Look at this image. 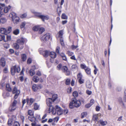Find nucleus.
<instances>
[{
	"mask_svg": "<svg viewBox=\"0 0 126 126\" xmlns=\"http://www.w3.org/2000/svg\"><path fill=\"white\" fill-rule=\"evenodd\" d=\"M87 114V112H82L81 114V117L82 118H83L84 117L86 116Z\"/></svg>",
	"mask_w": 126,
	"mask_h": 126,
	"instance_id": "37998d69",
	"label": "nucleus"
},
{
	"mask_svg": "<svg viewBox=\"0 0 126 126\" xmlns=\"http://www.w3.org/2000/svg\"><path fill=\"white\" fill-rule=\"evenodd\" d=\"M71 70L73 71H75L78 69V66L76 64H74L72 65L71 66Z\"/></svg>",
	"mask_w": 126,
	"mask_h": 126,
	"instance_id": "412c9836",
	"label": "nucleus"
},
{
	"mask_svg": "<svg viewBox=\"0 0 126 126\" xmlns=\"http://www.w3.org/2000/svg\"><path fill=\"white\" fill-rule=\"evenodd\" d=\"M9 17L12 18V21L15 24H17L19 22V17L14 12H12L9 14Z\"/></svg>",
	"mask_w": 126,
	"mask_h": 126,
	"instance_id": "f03ea898",
	"label": "nucleus"
},
{
	"mask_svg": "<svg viewBox=\"0 0 126 126\" xmlns=\"http://www.w3.org/2000/svg\"><path fill=\"white\" fill-rule=\"evenodd\" d=\"M13 126H20V125L18 122L15 121L14 122Z\"/></svg>",
	"mask_w": 126,
	"mask_h": 126,
	"instance_id": "4d7b16f0",
	"label": "nucleus"
},
{
	"mask_svg": "<svg viewBox=\"0 0 126 126\" xmlns=\"http://www.w3.org/2000/svg\"><path fill=\"white\" fill-rule=\"evenodd\" d=\"M80 66L82 69H83L84 70L88 67L86 66L85 64H80Z\"/></svg>",
	"mask_w": 126,
	"mask_h": 126,
	"instance_id": "c756f323",
	"label": "nucleus"
},
{
	"mask_svg": "<svg viewBox=\"0 0 126 126\" xmlns=\"http://www.w3.org/2000/svg\"><path fill=\"white\" fill-rule=\"evenodd\" d=\"M5 6V5L4 3H0V9L1 10L3 9V8Z\"/></svg>",
	"mask_w": 126,
	"mask_h": 126,
	"instance_id": "603ef678",
	"label": "nucleus"
},
{
	"mask_svg": "<svg viewBox=\"0 0 126 126\" xmlns=\"http://www.w3.org/2000/svg\"><path fill=\"white\" fill-rule=\"evenodd\" d=\"M7 40H4L5 42H6L7 41H9L11 40V37L10 36L7 35L6 36Z\"/></svg>",
	"mask_w": 126,
	"mask_h": 126,
	"instance_id": "de8ad7c7",
	"label": "nucleus"
},
{
	"mask_svg": "<svg viewBox=\"0 0 126 126\" xmlns=\"http://www.w3.org/2000/svg\"><path fill=\"white\" fill-rule=\"evenodd\" d=\"M34 109L35 110H39L40 107V105L37 103L34 104Z\"/></svg>",
	"mask_w": 126,
	"mask_h": 126,
	"instance_id": "aec40b11",
	"label": "nucleus"
},
{
	"mask_svg": "<svg viewBox=\"0 0 126 126\" xmlns=\"http://www.w3.org/2000/svg\"><path fill=\"white\" fill-rule=\"evenodd\" d=\"M35 69V66H33L32 67L30 71V75L32 76L34 75L35 72L34 70Z\"/></svg>",
	"mask_w": 126,
	"mask_h": 126,
	"instance_id": "9d476101",
	"label": "nucleus"
},
{
	"mask_svg": "<svg viewBox=\"0 0 126 126\" xmlns=\"http://www.w3.org/2000/svg\"><path fill=\"white\" fill-rule=\"evenodd\" d=\"M27 24H28L25 22H22L20 26V29H25V26H26V27H28V25H27ZM29 24H28V26H29Z\"/></svg>",
	"mask_w": 126,
	"mask_h": 126,
	"instance_id": "1a4fd4ad",
	"label": "nucleus"
},
{
	"mask_svg": "<svg viewBox=\"0 0 126 126\" xmlns=\"http://www.w3.org/2000/svg\"><path fill=\"white\" fill-rule=\"evenodd\" d=\"M22 59L23 61H25L26 59L27 56L25 54H23L21 55Z\"/></svg>",
	"mask_w": 126,
	"mask_h": 126,
	"instance_id": "bb28decb",
	"label": "nucleus"
},
{
	"mask_svg": "<svg viewBox=\"0 0 126 126\" xmlns=\"http://www.w3.org/2000/svg\"><path fill=\"white\" fill-rule=\"evenodd\" d=\"M5 36L4 35H0V41H1L3 40H5Z\"/></svg>",
	"mask_w": 126,
	"mask_h": 126,
	"instance_id": "864d4df0",
	"label": "nucleus"
},
{
	"mask_svg": "<svg viewBox=\"0 0 126 126\" xmlns=\"http://www.w3.org/2000/svg\"><path fill=\"white\" fill-rule=\"evenodd\" d=\"M50 34L47 33L42 36L41 38V41L43 42H46L47 41L50 37Z\"/></svg>",
	"mask_w": 126,
	"mask_h": 126,
	"instance_id": "7ed1b4c3",
	"label": "nucleus"
},
{
	"mask_svg": "<svg viewBox=\"0 0 126 126\" xmlns=\"http://www.w3.org/2000/svg\"><path fill=\"white\" fill-rule=\"evenodd\" d=\"M78 47V46H75L74 45H72L71 46V48L73 49H74Z\"/></svg>",
	"mask_w": 126,
	"mask_h": 126,
	"instance_id": "e2e57ef3",
	"label": "nucleus"
},
{
	"mask_svg": "<svg viewBox=\"0 0 126 126\" xmlns=\"http://www.w3.org/2000/svg\"><path fill=\"white\" fill-rule=\"evenodd\" d=\"M78 92L75 91L73 93V95L75 97H78Z\"/></svg>",
	"mask_w": 126,
	"mask_h": 126,
	"instance_id": "c85d7f7f",
	"label": "nucleus"
},
{
	"mask_svg": "<svg viewBox=\"0 0 126 126\" xmlns=\"http://www.w3.org/2000/svg\"><path fill=\"white\" fill-rule=\"evenodd\" d=\"M28 118L29 120L31 122L35 121L36 120V118H35L33 116H28Z\"/></svg>",
	"mask_w": 126,
	"mask_h": 126,
	"instance_id": "f8f14e48",
	"label": "nucleus"
},
{
	"mask_svg": "<svg viewBox=\"0 0 126 126\" xmlns=\"http://www.w3.org/2000/svg\"><path fill=\"white\" fill-rule=\"evenodd\" d=\"M0 64L1 65L4 67L5 65V62L4 59L2 58L0 60Z\"/></svg>",
	"mask_w": 126,
	"mask_h": 126,
	"instance_id": "f3484780",
	"label": "nucleus"
},
{
	"mask_svg": "<svg viewBox=\"0 0 126 126\" xmlns=\"http://www.w3.org/2000/svg\"><path fill=\"white\" fill-rule=\"evenodd\" d=\"M34 15L40 18L41 16V14L40 13L36 12H35Z\"/></svg>",
	"mask_w": 126,
	"mask_h": 126,
	"instance_id": "c03bdc74",
	"label": "nucleus"
},
{
	"mask_svg": "<svg viewBox=\"0 0 126 126\" xmlns=\"http://www.w3.org/2000/svg\"><path fill=\"white\" fill-rule=\"evenodd\" d=\"M49 106V108L48 109L49 112L53 111L54 110L53 107L52 105L48 106Z\"/></svg>",
	"mask_w": 126,
	"mask_h": 126,
	"instance_id": "4c0bfd02",
	"label": "nucleus"
},
{
	"mask_svg": "<svg viewBox=\"0 0 126 126\" xmlns=\"http://www.w3.org/2000/svg\"><path fill=\"white\" fill-rule=\"evenodd\" d=\"M49 52L47 51H45L44 52L43 55L45 57H47L49 55Z\"/></svg>",
	"mask_w": 126,
	"mask_h": 126,
	"instance_id": "7c9ffc66",
	"label": "nucleus"
},
{
	"mask_svg": "<svg viewBox=\"0 0 126 126\" xmlns=\"http://www.w3.org/2000/svg\"><path fill=\"white\" fill-rule=\"evenodd\" d=\"M100 109V108L99 106H96V108H95L96 110L97 111H99Z\"/></svg>",
	"mask_w": 126,
	"mask_h": 126,
	"instance_id": "69168bd1",
	"label": "nucleus"
},
{
	"mask_svg": "<svg viewBox=\"0 0 126 126\" xmlns=\"http://www.w3.org/2000/svg\"><path fill=\"white\" fill-rule=\"evenodd\" d=\"M42 87V86L40 84H34L32 86V88L33 90L35 91L41 89Z\"/></svg>",
	"mask_w": 126,
	"mask_h": 126,
	"instance_id": "6e6552de",
	"label": "nucleus"
},
{
	"mask_svg": "<svg viewBox=\"0 0 126 126\" xmlns=\"http://www.w3.org/2000/svg\"><path fill=\"white\" fill-rule=\"evenodd\" d=\"M62 70V71L65 73L66 75H69L71 74L70 71L66 66H63Z\"/></svg>",
	"mask_w": 126,
	"mask_h": 126,
	"instance_id": "39448f33",
	"label": "nucleus"
},
{
	"mask_svg": "<svg viewBox=\"0 0 126 126\" xmlns=\"http://www.w3.org/2000/svg\"><path fill=\"white\" fill-rule=\"evenodd\" d=\"M11 7L10 5L8 6H6L5 7L3 11L4 13H7L10 9Z\"/></svg>",
	"mask_w": 126,
	"mask_h": 126,
	"instance_id": "6ab92c4d",
	"label": "nucleus"
},
{
	"mask_svg": "<svg viewBox=\"0 0 126 126\" xmlns=\"http://www.w3.org/2000/svg\"><path fill=\"white\" fill-rule=\"evenodd\" d=\"M93 119L95 121H97L98 119V117L97 114H94L93 115Z\"/></svg>",
	"mask_w": 126,
	"mask_h": 126,
	"instance_id": "cd10ccee",
	"label": "nucleus"
},
{
	"mask_svg": "<svg viewBox=\"0 0 126 126\" xmlns=\"http://www.w3.org/2000/svg\"><path fill=\"white\" fill-rule=\"evenodd\" d=\"M54 101L51 98H48L46 100V103L48 106L51 105Z\"/></svg>",
	"mask_w": 126,
	"mask_h": 126,
	"instance_id": "9b49d317",
	"label": "nucleus"
},
{
	"mask_svg": "<svg viewBox=\"0 0 126 126\" xmlns=\"http://www.w3.org/2000/svg\"><path fill=\"white\" fill-rule=\"evenodd\" d=\"M85 72L86 74L88 75H90L91 73V69L88 67L85 70Z\"/></svg>",
	"mask_w": 126,
	"mask_h": 126,
	"instance_id": "5701e85b",
	"label": "nucleus"
},
{
	"mask_svg": "<svg viewBox=\"0 0 126 126\" xmlns=\"http://www.w3.org/2000/svg\"><path fill=\"white\" fill-rule=\"evenodd\" d=\"M60 49V48L59 47H57L56 48V52L58 54H60L59 50Z\"/></svg>",
	"mask_w": 126,
	"mask_h": 126,
	"instance_id": "5fc2aeb1",
	"label": "nucleus"
},
{
	"mask_svg": "<svg viewBox=\"0 0 126 126\" xmlns=\"http://www.w3.org/2000/svg\"><path fill=\"white\" fill-rule=\"evenodd\" d=\"M0 31L1 33L2 34H7V30L6 28L3 27H1L0 28Z\"/></svg>",
	"mask_w": 126,
	"mask_h": 126,
	"instance_id": "4468645a",
	"label": "nucleus"
},
{
	"mask_svg": "<svg viewBox=\"0 0 126 126\" xmlns=\"http://www.w3.org/2000/svg\"><path fill=\"white\" fill-rule=\"evenodd\" d=\"M57 95L56 94H54L52 95L51 99L54 101L57 98Z\"/></svg>",
	"mask_w": 126,
	"mask_h": 126,
	"instance_id": "58836bf2",
	"label": "nucleus"
},
{
	"mask_svg": "<svg viewBox=\"0 0 126 126\" xmlns=\"http://www.w3.org/2000/svg\"><path fill=\"white\" fill-rule=\"evenodd\" d=\"M62 18L63 19H67V16L64 14H62Z\"/></svg>",
	"mask_w": 126,
	"mask_h": 126,
	"instance_id": "a18cd8bd",
	"label": "nucleus"
},
{
	"mask_svg": "<svg viewBox=\"0 0 126 126\" xmlns=\"http://www.w3.org/2000/svg\"><path fill=\"white\" fill-rule=\"evenodd\" d=\"M20 70V68L19 66L17 67L16 65H15L11 68V74L12 75H14L15 72H16L18 73Z\"/></svg>",
	"mask_w": 126,
	"mask_h": 126,
	"instance_id": "20e7f679",
	"label": "nucleus"
},
{
	"mask_svg": "<svg viewBox=\"0 0 126 126\" xmlns=\"http://www.w3.org/2000/svg\"><path fill=\"white\" fill-rule=\"evenodd\" d=\"M16 108V106L12 105L9 108V110L11 111L14 110Z\"/></svg>",
	"mask_w": 126,
	"mask_h": 126,
	"instance_id": "c9c22d12",
	"label": "nucleus"
},
{
	"mask_svg": "<svg viewBox=\"0 0 126 126\" xmlns=\"http://www.w3.org/2000/svg\"><path fill=\"white\" fill-rule=\"evenodd\" d=\"M13 93L14 94L16 93L19 94L20 93V91L17 89V88L16 87H15L13 89L12 91Z\"/></svg>",
	"mask_w": 126,
	"mask_h": 126,
	"instance_id": "a211bd4d",
	"label": "nucleus"
},
{
	"mask_svg": "<svg viewBox=\"0 0 126 126\" xmlns=\"http://www.w3.org/2000/svg\"><path fill=\"white\" fill-rule=\"evenodd\" d=\"M25 39L24 38H21L18 40L17 43H15L13 44V46L16 49H18L19 47L21 49L23 47L22 45L24 43Z\"/></svg>",
	"mask_w": 126,
	"mask_h": 126,
	"instance_id": "f257e3e1",
	"label": "nucleus"
},
{
	"mask_svg": "<svg viewBox=\"0 0 126 126\" xmlns=\"http://www.w3.org/2000/svg\"><path fill=\"white\" fill-rule=\"evenodd\" d=\"M86 87L88 88H90L91 87V84L89 81H87L86 84Z\"/></svg>",
	"mask_w": 126,
	"mask_h": 126,
	"instance_id": "473e14b6",
	"label": "nucleus"
},
{
	"mask_svg": "<svg viewBox=\"0 0 126 126\" xmlns=\"http://www.w3.org/2000/svg\"><path fill=\"white\" fill-rule=\"evenodd\" d=\"M94 100L93 99H91L90 101V104L92 105L93 104H94Z\"/></svg>",
	"mask_w": 126,
	"mask_h": 126,
	"instance_id": "774afa93",
	"label": "nucleus"
},
{
	"mask_svg": "<svg viewBox=\"0 0 126 126\" xmlns=\"http://www.w3.org/2000/svg\"><path fill=\"white\" fill-rule=\"evenodd\" d=\"M19 33V30L18 29L15 30L13 32V33L15 35H17Z\"/></svg>",
	"mask_w": 126,
	"mask_h": 126,
	"instance_id": "f704fd0d",
	"label": "nucleus"
},
{
	"mask_svg": "<svg viewBox=\"0 0 126 126\" xmlns=\"http://www.w3.org/2000/svg\"><path fill=\"white\" fill-rule=\"evenodd\" d=\"M8 72V69L6 67L5 68L3 69V72L5 73H7Z\"/></svg>",
	"mask_w": 126,
	"mask_h": 126,
	"instance_id": "052dcab7",
	"label": "nucleus"
},
{
	"mask_svg": "<svg viewBox=\"0 0 126 126\" xmlns=\"http://www.w3.org/2000/svg\"><path fill=\"white\" fill-rule=\"evenodd\" d=\"M12 31V28L11 27H9L8 30H7V34L9 33Z\"/></svg>",
	"mask_w": 126,
	"mask_h": 126,
	"instance_id": "13d9d810",
	"label": "nucleus"
},
{
	"mask_svg": "<svg viewBox=\"0 0 126 126\" xmlns=\"http://www.w3.org/2000/svg\"><path fill=\"white\" fill-rule=\"evenodd\" d=\"M63 30L60 31L59 33V36L60 38L62 37V36L63 34Z\"/></svg>",
	"mask_w": 126,
	"mask_h": 126,
	"instance_id": "72a5a7b5",
	"label": "nucleus"
},
{
	"mask_svg": "<svg viewBox=\"0 0 126 126\" xmlns=\"http://www.w3.org/2000/svg\"><path fill=\"white\" fill-rule=\"evenodd\" d=\"M72 102L74 103L75 107L78 108L79 107L81 104V102L80 100H77L75 98L72 99Z\"/></svg>",
	"mask_w": 126,
	"mask_h": 126,
	"instance_id": "423d86ee",
	"label": "nucleus"
},
{
	"mask_svg": "<svg viewBox=\"0 0 126 126\" xmlns=\"http://www.w3.org/2000/svg\"><path fill=\"white\" fill-rule=\"evenodd\" d=\"M70 79H67L66 81V84L67 85H68L70 84Z\"/></svg>",
	"mask_w": 126,
	"mask_h": 126,
	"instance_id": "bf43d9fd",
	"label": "nucleus"
},
{
	"mask_svg": "<svg viewBox=\"0 0 126 126\" xmlns=\"http://www.w3.org/2000/svg\"><path fill=\"white\" fill-rule=\"evenodd\" d=\"M39 79V78L36 76H34L33 78V81L35 82H36L38 81Z\"/></svg>",
	"mask_w": 126,
	"mask_h": 126,
	"instance_id": "a878e982",
	"label": "nucleus"
},
{
	"mask_svg": "<svg viewBox=\"0 0 126 126\" xmlns=\"http://www.w3.org/2000/svg\"><path fill=\"white\" fill-rule=\"evenodd\" d=\"M40 18H41L43 21H44L45 20H48L49 18V17L47 15H41Z\"/></svg>",
	"mask_w": 126,
	"mask_h": 126,
	"instance_id": "2eb2a0df",
	"label": "nucleus"
},
{
	"mask_svg": "<svg viewBox=\"0 0 126 126\" xmlns=\"http://www.w3.org/2000/svg\"><path fill=\"white\" fill-rule=\"evenodd\" d=\"M6 90L9 92L11 91L12 89L10 87V84H7L6 85Z\"/></svg>",
	"mask_w": 126,
	"mask_h": 126,
	"instance_id": "4be33fe9",
	"label": "nucleus"
},
{
	"mask_svg": "<svg viewBox=\"0 0 126 126\" xmlns=\"http://www.w3.org/2000/svg\"><path fill=\"white\" fill-rule=\"evenodd\" d=\"M6 19L4 18H2L0 19V22H1L2 23H4L6 21Z\"/></svg>",
	"mask_w": 126,
	"mask_h": 126,
	"instance_id": "09e8293b",
	"label": "nucleus"
},
{
	"mask_svg": "<svg viewBox=\"0 0 126 126\" xmlns=\"http://www.w3.org/2000/svg\"><path fill=\"white\" fill-rule=\"evenodd\" d=\"M32 62V60L31 58H29L28 59L27 61V63L30 64Z\"/></svg>",
	"mask_w": 126,
	"mask_h": 126,
	"instance_id": "0e129e2a",
	"label": "nucleus"
},
{
	"mask_svg": "<svg viewBox=\"0 0 126 126\" xmlns=\"http://www.w3.org/2000/svg\"><path fill=\"white\" fill-rule=\"evenodd\" d=\"M56 112L58 115H60L63 113V111L61 108L58 106H56Z\"/></svg>",
	"mask_w": 126,
	"mask_h": 126,
	"instance_id": "0eeeda50",
	"label": "nucleus"
},
{
	"mask_svg": "<svg viewBox=\"0 0 126 126\" xmlns=\"http://www.w3.org/2000/svg\"><path fill=\"white\" fill-rule=\"evenodd\" d=\"M31 125L32 126H41L40 125L38 124L35 122L32 123L31 124Z\"/></svg>",
	"mask_w": 126,
	"mask_h": 126,
	"instance_id": "6e6d98bb",
	"label": "nucleus"
},
{
	"mask_svg": "<svg viewBox=\"0 0 126 126\" xmlns=\"http://www.w3.org/2000/svg\"><path fill=\"white\" fill-rule=\"evenodd\" d=\"M92 106L91 105L90 103L86 104L85 105V107L86 108H88Z\"/></svg>",
	"mask_w": 126,
	"mask_h": 126,
	"instance_id": "680f3d73",
	"label": "nucleus"
},
{
	"mask_svg": "<svg viewBox=\"0 0 126 126\" xmlns=\"http://www.w3.org/2000/svg\"><path fill=\"white\" fill-rule=\"evenodd\" d=\"M86 93L87 94L89 95L91 94L92 93V92L91 91H89L88 90H87Z\"/></svg>",
	"mask_w": 126,
	"mask_h": 126,
	"instance_id": "338daca9",
	"label": "nucleus"
},
{
	"mask_svg": "<svg viewBox=\"0 0 126 126\" xmlns=\"http://www.w3.org/2000/svg\"><path fill=\"white\" fill-rule=\"evenodd\" d=\"M13 120L11 119H9L8 121V124L10 126H11L12 124Z\"/></svg>",
	"mask_w": 126,
	"mask_h": 126,
	"instance_id": "79ce46f5",
	"label": "nucleus"
},
{
	"mask_svg": "<svg viewBox=\"0 0 126 126\" xmlns=\"http://www.w3.org/2000/svg\"><path fill=\"white\" fill-rule=\"evenodd\" d=\"M78 80L80 84L83 83L84 82V80L82 79H79Z\"/></svg>",
	"mask_w": 126,
	"mask_h": 126,
	"instance_id": "49530a36",
	"label": "nucleus"
},
{
	"mask_svg": "<svg viewBox=\"0 0 126 126\" xmlns=\"http://www.w3.org/2000/svg\"><path fill=\"white\" fill-rule=\"evenodd\" d=\"M34 101V99L32 98H30V99L28 98L27 99V103L29 104L30 105H31Z\"/></svg>",
	"mask_w": 126,
	"mask_h": 126,
	"instance_id": "ddd939ff",
	"label": "nucleus"
},
{
	"mask_svg": "<svg viewBox=\"0 0 126 126\" xmlns=\"http://www.w3.org/2000/svg\"><path fill=\"white\" fill-rule=\"evenodd\" d=\"M50 57L52 58H55L56 56V53L54 52H50L49 54Z\"/></svg>",
	"mask_w": 126,
	"mask_h": 126,
	"instance_id": "dca6fc26",
	"label": "nucleus"
},
{
	"mask_svg": "<svg viewBox=\"0 0 126 126\" xmlns=\"http://www.w3.org/2000/svg\"><path fill=\"white\" fill-rule=\"evenodd\" d=\"M28 114L29 116L33 115H34L33 112L31 110H28Z\"/></svg>",
	"mask_w": 126,
	"mask_h": 126,
	"instance_id": "ea45409f",
	"label": "nucleus"
},
{
	"mask_svg": "<svg viewBox=\"0 0 126 126\" xmlns=\"http://www.w3.org/2000/svg\"><path fill=\"white\" fill-rule=\"evenodd\" d=\"M99 122L100 124L102 126L106 125L107 123V121H103L102 120H100Z\"/></svg>",
	"mask_w": 126,
	"mask_h": 126,
	"instance_id": "393cba45",
	"label": "nucleus"
},
{
	"mask_svg": "<svg viewBox=\"0 0 126 126\" xmlns=\"http://www.w3.org/2000/svg\"><path fill=\"white\" fill-rule=\"evenodd\" d=\"M119 101L120 104H122L123 106H124V104L123 102L122 98H119Z\"/></svg>",
	"mask_w": 126,
	"mask_h": 126,
	"instance_id": "3c124183",
	"label": "nucleus"
},
{
	"mask_svg": "<svg viewBox=\"0 0 126 126\" xmlns=\"http://www.w3.org/2000/svg\"><path fill=\"white\" fill-rule=\"evenodd\" d=\"M45 31V29L44 28L40 26L38 31L39 33L41 34Z\"/></svg>",
	"mask_w": 126,
	"mask_h": 126,
	"instance_id": "b1692460",
	"label": "nucleus"
},
{
	"mask_svg": "<svg viewBox=\"0 0 126 126\" xmlns=\"http://www.w3.org/2000/svg\"><path fill=\"white\" fill-rule=\"evenodd\" d=\"M39 27V26H34L33 28V30L34 31H38Z\"/></svg>",
	"mask_w": 126,
	"mask_h": 126,
	"instance_id": "e433bc0d",
	"label": "nucleus"
},
{
	"mask_svg": "<svg viewBox=\"0 0 126 126\" xmlns=\"http://www.w3.org/2000/svg\"><path fill=\"white\" fill-rule=\"evenodd\" d=\"M69 107L71 109H73L75 107L74 103L72 102H72L69 104Z\"/></svg>",
	"mask_w": 126,
	"mask_h": 126,
	"instance_id": "2f4dec72",
	"label": "nucleus"
},
{
	"mask_svg": "<svg viewBox=\"0 0 126 126\" xmlns=\"http://www.w3.org/2000/svg\"><path fill=\"white\" fill-rule=\"evenodd\" d=\"M62 68V65L61 64H58L57 67V69L59 70H60Z\"/></svg>",
	"mask_w": 126,
	"mask_h": 126,
	"instance_id": "8fccbe9b",
	"label": "nucleus"
},
{
	"mask_svg": "<svg viewBox=\"0 0 126 126\" xmlns=\"http://www.w3.org/2000/svg\"><path fill=\"white\" fill-rule=\"evenodd\" d=\"M77 77L78 79H82L83 76L81 74L79 73L77 75Z\"/></svg>",
	"mask_w": 126,
	"mask_h": 126,
	"instance_id": "a19ab883",
	"label": "nucleus"
}]
</instances>
